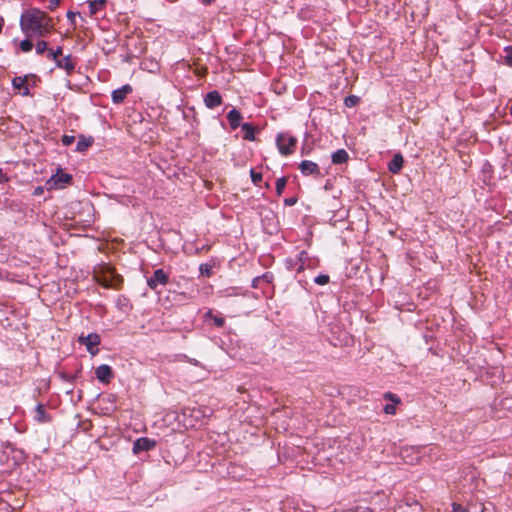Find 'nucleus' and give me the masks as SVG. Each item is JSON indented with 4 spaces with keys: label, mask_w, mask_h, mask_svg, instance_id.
Masks as SVG:
<instances>
[{
    "label": "nucleus",
    "mask_w": 512,
    "mask_h": 512,
    "mask_svg": "<svg viewBox=\"0 0 512 512\" xmlns=\"http://www.w3.org/2000/svg\"><path fill=\"white\" fill-rule=\"evenodd\" d=\"M20 25L28 38L45 36L52 26L51 19L38 9L25 12L21 16Z\"/></svg>",
    "instance_id": "1"
},
{
    "label": "nucleus",
    "mask_w": 512,
    "mask_h": 512,
    "mask_svg": "<svg viewBox=\"0 0 512 512\" xmlns=\"http://www.w3.org/2000/svg\"><path fill=\"white\" fill-rule=\"evenodd\" d=\"M297 139L287 132H281L277 135L276 145L281 155L288 156L294 152Z\"/></svg>",
    "instance_id": "2"
},
{
    "label": "nucleus",
    "mask_w": 512,
    "mask_h": 512,
    "mask_svg": "<svg viewBox=\"0 0 512 512\" xmlns=\"http://www.w3.org/2000/svg\"><path fill=\"white\" fill-rule=\"evenodd\" d=\"M168 282L169 275L161 268L156 269L153 275L147 279V285L152 290H156L158 285H166Z\"/></svg>",
    "instance_id": "3"
},
{
    "label": "nucleus",
    "mask_w": 512,
    "mask_h": 512,
    "mask_svg": "<svg viewBox=\"0 0 512 512\" xmlns=\"http://www.w3.org/2000/svg\"><path fill=\"white\" fill-rule=\"evenodd\" d=\"M79 342L86 346L87 351L91 355H96L98 353L97 346L100 344V336L97 333H90L87 336L81 335L79 337Z\"/></svg>",
    "instance_id": "4"
},
{
    "label": "nucleus",
    "mask_w": 512,
    "mask_h": 512,
    "mask_svg": "<svg viewBox=\"0 0 512 512\" xmlns=\"http://www.w3.org/2000/svg\"><path fill=\"white\" fill-rule=\"evenodd\" d=\"M72 181V176L70 174L64 173L62 171H58L55 175L51 176V178L47 181V185L49 188L61 189L64 188L66 184H69Z\"/></svg>",
    "instance_id": "5"
},
{
    "label": "nucleus",
    "mask_w": 512,
    "mask_h": 512,
    "mask_svg": "<svg viewBox=\"0 0 512 512\" xmlns=\"http://www.w3.org/2000/svg\"><path fill=\"white\" fill-rule=\"evenodd\" d=\"M156 441L148 437H140L133 443V453L139 454L141 452L150 451L156 446Z\"/></svg>",
    "instance_id": "6"
},
{
    "label": "nucleus",
    "mask_w": 512,
    "mask_h": 512,
    "mask_svg": "<svg viewBox=\"0 0 512 512\" xmlns=\"http://www.w3.org/2000/svg\"><path fill=\"white\" fill-rule=\"evenodd\" d=\"M95 374L96 378L104 384L110 383L111 379L113 378V370L107 364H102L98 366L95 370Z\"/></svg>",
    "instance_id": "7"
},
{
    "label": "nucleus",
    "mask_w": 512,
    "mask_h": 512,
    "mask_svg": "<svg viewBox=\"0 0 512 512\" xmlns=\"http://www.w3.org/2000/svg\"><path fill=\"white\" fill-rule=\"evenodd\" d=\"M56 67L59 69H63L66 71L67 75H71L76 67V61L73 59V57L69 54L66 55L63 58H59L55 61Z\"/></svg>",
    "instance_id": "8"
},
{
    "label": "nucleus",
    "mask_w": 512,
    "mask_h": 512,
    "mask_svg": "<svg viewBox=\"0 0 512 512\" xmlns=\"http://www.w3.org/2000/svg\"><path fill=\"white\" fill-rule=\"evenodd\" d=\"M204 104L209 109H214L222 104V96L219 91L208 92L204 97Z\"/></svg>",
    "instance_id": "9"
},
{
    "label": "nucleus",
    "mask_w": 512,
    "mask_h": 512,
    "mask_svg": "<svg viewBox=\"0 0 512 512\" xmlns=\"http://www.w3.org/2000/svg\"><path fill=\"white\" fill-rule=\"evenodd\" d=\"M299 169L304 176L320 175L319 166L313 161L303 160L299 164Z\"/></svg>",
    "instance_id": "10"
},
{
    "label": "nucleus",
    "mask_w": 512,
    "mask_h": 512,
    "mask_svg": "<svg viewBox=\"0 0 512 512\" xmlns=\"http://www.w3.org/2000/svg\"><path fill=\"white\" fill-rule=\"evenodd\" d=\"M132 92V87L129 84H125L122 87L112 91L111 97L115 104L122 103L128 94Z\"/></svg>",
    "instance_id": "11"
},
{
    "label": "nucleus",
    "mask_w": 512,
    "mask_h": 512,
    "mask_svg": "<svg viewBox=\"0 0 512 512\" xmlns=\"http://www.w3.org/2000/svg\"><path fill=\"white\" fill-rule=\"evenodd\" d=\"M123 282V278L120 275H109L103 276L102 279L99 280V283L105 288H120V285Z\"/></svg>",
    "instance_id": "12"
},
{
    "label": "nucleus",
    "mask_w": 512,
    "mask_h": 512,
    "mask_svg": "<svg viewBox=\"0 0 512 512\" xmlns=\"http://www.w3.org/2000/svg\"><path fill=\"white\" fill-rule=\"evenodd\" d=\"M12 86L14 89L21 91L22 96H29L30 90L27 85V76H16L12 79Z\"/></svg>",
    "instance_id": "13"
},
{
    "label": "nucleus",
    "mask_w": 512,
    "mask_h": 512,
    "mask_svg": "<svg viewBox=\"0 0 512 512\" xmlns=\"http://www.w3.org/2000/svg\"><path fill=\"white\" fill-rule=\"evenodd\" d=\"M243 119L242 114L235 108L227 113V120L232 130L237 129L241 126V120Z\"/></svg>",
    "instance_id": "14"
},
{
    "label": "nucleus",
    "mask_w": 512,
    "mask_h": 512,
    "mask_svg": "<svg viewBox=\"0 0 512 512\" xmlns=\"http://www.w3.org/2000/svg\"><path fill=\"white\" fill-rule=\"evenodd\" d=\"M398 512H423V508L418 501L412 499L411 501L408 500L404 504H400Z\"/></svg>",
    "instance_id": "15"
},
{
    "label": "nucleus",
    "mask_w": 512,
    "mask_h": 512,
    "mask_svg": "<svg viewBox=\"0 0 512 512\" xmlns=\"http://www.w3.org/2000/svg\"><path fill=\"white\" fill-rule=\"evenodd\" d=\"M404 159L400 153H396L388 164L391 173H398L403 167Z\"/></svg>",
    "instance_id": "16"
},
{
    "label": "nucleus",
    "mask_w": 512,
    "mask_h": 512,
    "mask_svg": "<svg viewBox=\"0 0 512 512\" xmlns=\"http://www.w3.org/2000/svg\"><path fill=\"white\" fill-rule=\"evenodd\" d=\"M34 419L39 423H48L51 421V417L47 414L44 405L38 404L35 407Z\"/></svg>",
    "instance_id": "17"
},
{
    "label": "nucleus",
    "mask_w": 512,
    "mask_h": 512,
    "mask_svg": "<svg viewBox=\"0 0 512 512\" xmlns=\"http://www.w3.org/2000/svg\"><path fill=\"white\" fill-rule=\"evenodd\" d=\"M94 142V139L92 137H85L81 135L79 137V140L76 145V151L78 152H84L86 151L90 146H92Z\"/></svg>",
    "instance_id": "18"
},
{
    "label": "nucleus",
    "mask_w": 512,
    "mask_h": 512,
    "mask_svg": "<svg viewBox=\"0 0 512 512\" xmlns=\"http://www.w3.org/2000/svg\"><path fill=\"white\" fill-rule=\"evenodd\" d=\"M331 158H332L333 164H343V163L347 162L349 155L346 152V150L338 149L337 151H335L332 154Z\"/></svg>",
    "instance_id": "19"
},
{
    "label": "nucleus",
    "mask_w": 512,
    "mask_h": 512,
    "mask_svg": "<svg viewBox=\"0 0 512 512\" xmlns=\"http://www.w3.org/2000/svg\"><path fill=\"white\" fill-rule=\"evenodd\" d=\"M241 129L244 132L243 138L248 141L255 140V128L250 123H243Z\"/></svg>",
    "instance_id": "20"
},
{
    "label": "nucleus",
    "mask_w": 512,
    "mask_h": 512,
    "mask_svg": "<svg viewBox=\"0 0 512 512\" xmlns=\"http://www.w3.org/2000/svg\"><path fill=\"white\" fill-rule=\"evenodd\" d=\"M308 253L304 250L300 251L297 256L295 265L299 264L296 271L299 273L305 269V262L308 260Z\"/></svg>",
    "instance_id": "21"
},
{
    "label": "nucleus",
    "mask_w": 512,
    "mask_h": 512,
    "mask_svg": "<svg viewBox=\"0 0 512 512\" xmlns=\"http://www.w3.org/2000/svg\"><path fill=\"white\" fill-rule=\"evenodd\" d=\"M89 9L91 14H96L106 4V0H89Z\"/></svg>",
    "instance_id": "22"
},
{
    "label": "nucleus",
    "mask_w": 512,
    "mask_h": 512,
    "mask_svg": "<svg viewBox=\"0 0 512 512\" xmlns=\"http://www.w3.org/2000/svg\"><path fill=\"white\" fill-rule=\"evenodd\" d=\"M206 318H211L217 327H223L225 324V319L221 315H214L211 310L206 313Z\"/></svg>",
    "instance_id": "23"
},
{
    "label": "nucleus",
    "mask_w": 512,
    "mask_h": 512,
    "mask_svg": "<svg viewBox=\"0 0 512 512\" xmlns=\"http://www.w3.org/2000/svg\"><path fill=\"white\" fill-rule=\"evenodd\" d=\"M286 183H287V179L285 177H280L276 180L275 190H276V194L278 196L282 195V193L285 189Z\"/></svg>",
    "instance_id": "24"
},
{
    "label": "nucleus",
    "mask_w": 512,
    "mask_h": 512,
    "mask_svg": "<svg viewBox=\"0 0 512 512\" xmlns=\"http://www.w3.org/2000/svg\"><path fill=\"white\" fill-rule=\"evenodd\" d=\"M359 97L356 95H349L345 97L344 104L346 107L351 108L356 106L359 103Z\"/></svg>",
    "instance_id": "25"
},
{
    "label": "nucleus",
    "mask_w": 512,
    "mask_h": 512,
    "mask_svg": "<svg viewBox=\"0 0 512 512\" xmlns=\"http://www.w3.org/2000/svg\"><path fill=\"white\" fill-rule=\"evenodd\" d=\"M212 270H213L212 265H210L208 263H203L199 267L200 274L203 276H206V277L212 276V273H213Z\"/></svg>",
    "instance_id": "26"
},
{
    "label": "nucleus",
    "mask_w": 512,
    "mask_h": 512,
    "mask_svg": "<svg viewBox=\"0 0 512 512\" xmlns=\"http://www.w3.org/2000/svg\"><path fill=\"white\" fill-rule=\"evenodd\" d=\"M62 53H63L62 47L59 46L55 50H49L47 53V57L50 60L56 61L57 59H59V57L62 55Z\"/></svg>",
    "instance_id": "27"
},
{
    "label": "nucleus",
    "mask_w": 512,
    "mask_h": 512,
    "mask_svg": "<svg viewBox=\"0 0 512 512\" xmlns=\"http://www.w3.org/2000/svg\"><path fill=\"white\" fill-rule=\"evenodd\" d=\"M36 53L41 55L48 50V43L44 40L38 41L35 46Z\"/></svg>",
    "instance_id": "28"
},
{
    "label": "nucleus",
    "mask_w": 512,
    "mask_h": 512,
    "mask_svg": "<svg viewBox=\"0 0 512 512\" xmlns=\"http://www.w3.org/2000/svg\"><path fill=\"white\" fill-rule=\"evenodd\" d=\"M19 47H20V49H21V51H22V52H25V53H26V52H29V51H31V50H32V48H33V44H32V42H31V40H29V39H24V40H22V41L20 42Z\"/></svg>",
    "instance_id": "29"
},
{
    "label": "nucleus",
    "mask_w": 512,
    "mask_h": 512,
    "mask_svg": "<svg viewBox=\"0 0 512 512\" xmlns=\"http://www.w3.org/2000/svg\"><path fill=\"white\" fill-rule=\"evenodd\" d=\"M250 176L253 184L258 185L262 180V174L256 172L254 169L250 170Z\"/></svg>",
    "instance_id": "30"
},
{
    "label": "nucleus",
    "mask_w": 512,
    "mask_h": 512,
    "mask_svg": "<svg viewBox=\"0 0 512 512\" xmlns=\"http://www.w3.org/2000/svg\"><path fill=\"white\" fill-rule=\"evenodd\" d=\"M451 506L452 512H472V506L469 509L458 503H452Z\"/></svg>",
    "instance_id": "31"
},
{
    "label": "nucleus",
    "mask_w": 512,
    "mask_h": 512,
    "mask_svg": "<svg viewBox=\"0 0 512 512\" xmlns=\"http://www.w3.org/2000/svg\"><path fill=\"white\" fill-rule=\"evenodd\" d=\"M314 282L318 285H325L329 282V276L325 274H320L315 277Z\"/></svg>",
    "instance_id": "32"
},
{
    "label": "nucleus",
    "mask_w": 512,
    "mask_h": 512,
    "mask_svg": "<svg viewBox=\"0 0 512 512\" xmlns=\"http://www.w3.org/2000/svg\"><path fill=\"white\" fill-rule=\"evenodd\" d=\"M472 512H491L483 503L472 505Z\"/></svg>",
    "instance_id": "33"
},
{
    "label": "nucleus",
    "mask_w": 512,
    "mask_h": 512,
    "mask_svg": "<svg viewBox=\"0 0 512 512\" xmlns=\"http://www.w3.org/2000/svg\"><path fill=\"white\" fill-rule=\"evenodd\" d=\"M61 141L64 146H70L74 143L75 137L72 135H63Z\"/></svg>",
    "instance_id": "34"
},
{
    "label": "nucleus",
    "mask_w": 512,
    "mask_h": 512,
    "mask_svg": "<svg viewBox=\"0 0 512 512\" xmlns=\"http://www.w3.org/2000/svg\"><path fill=\"white\" fill-rule=\"evenodd\" d=\"M506 55H505V61L512 65V47H507L505 49Z\"/></svg>",
    "instance_id": "35"
},
{
    "label": "nucleus",
    "mask_w": 512,
    "mask_h": 512,
    "mask_svg": "<svg viewBox=\"0 0 512 512\" xmlns=\"http://www.w3.org/2000/svg\"><path fill=\"white\" fill-rule=\"evenodd\" d=\"M262 279H266L268 282V275H264L262 277H255L253 280H252V287L253 288H257L258 285H259V282L262 280Z\"/></svg>",
    "instance_id": "36"
},
{
    "label": "nucleus",
    "mask_w": 512,
    "mask_h": 512,
    "mask_svg": "<svg viewBox=\"0 0 512 512\" xmlns=\"http://www.w3.org/2000/svg\"><path fill=\"white\" fill-rule=\"evenodd\" d=\"M384 412L386 414H390V415L395 414V412H396L395 406L392 405V404H386L385 407H384Z\"/></svg>",
    "instance_id": "37"
},
{
    "label": "nucleus",
    "mask_w": 512,
    "mask_h": 512,
    "mask_svg": "<svg viewBox=\"0 0 512 512\" xmlns=\"http://www.w3.org/2000/svg\"><path fill=\"white\" fill-rule=\"evenodd\" d=\"M60 5V0H49L48 8L50 10H55Z\"/></svg>",
    "instance_id": "38"
},
{
    "label": "nucleus",
    "mask_w": 512,
    "mask_h": 512,
    "mask_svg": "<svg viewBox=\"0 0 512 512\" xmlns=\"http://www.w3.org/2000/svg\"><path fill=\"white\" fill-rule=\"evenodd\" d=\"M296 202H297V199H296V198H294V197H290V198H286V199H284V204H285L286 206H293V205H295V204H296Z\"/></svg>",
    "instance_id": "39"
},
{
    "label": "nucleus",
    "mask_w": 512,
    "mask_h": 512,
    "mask_svg": "<svg viewBox=\"0 0 512 512\" xmlns=\"http://www.w3.org/2000/svg\"><path fill=\"white\" fill-rule=\"evenodd\" d=\"M385 398H389V399L393 400L396 403L399 402L398 398H396L392 393H386L385 394Z\"/></svg>",
    "instance_id": "40"
},
{
    "label": "nucleus",
    "mask_w": 512,
    "mask_h": 512,
    "mask_svg": "<svg viewBox=\"0 0 512 512\" xmlns=\"http://www.w3.org/2000/svg\"><path fill=\"white\" fill-rule=\"evenodd\" d=\"M75 16H76V13H74L72 11L67 12V17L69 20L74 21Z\"/></svg>",
    "instance_id": "41"
},
{
    "label": "nucleus",
    "mask_w": 512,
    "mask_h": 512,
    "mask_svg": "<svg viewBox=\"0 0 512 512\" xmlns=\"http://www.w3.org/2000/svg\"><path fill=\"white\" fill-rule=\"evenodd\" d=\"M42 191H43V190H42V188H41V187H37V188L35 189V191H34V194H35V195H39V194H41V193H42Z\"/></svg>",
    "instance_id": "42"
},
{
    "label": "nucleus",
    "mask_w": 512,
    "mask_h": 512,
    "mask_svg": "<svg viewBox=\"0 0 512 512\" xmlns=\"http://www.w3.org/2000/svg\"><path fill=\"white\" fill-rule=\"evenodd\" d=\"M201 1H202V3L207 5V4H210L213 0H201Z\"/></svg>",
    "instance_id": "43"
}]
</instances>
